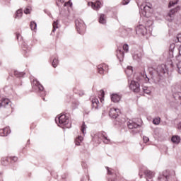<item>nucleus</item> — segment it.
Listing matches in <instances>:
<instances>
[{
	"mask_svg": "<svg viewBox=\"0 0 181 181\" xmlns=\"http://www.w3.org/2000/svg\"><path fill=\"white\" fill-rule=\"evenodd\" d=\"M169 67H173V62L170 59H168L167 65L163 64L158 65L156 69L158 76L159 77H163L165 74H168Z\"/></svg>",
	"mask_w": 181,
	"mask_h": 181,
	"instance_id": "f257e3e1",
	"label": "nucleus"
},
{
	"mask_svg": "<svg viewBox=\"0 0 181 181\" xmlns=\"http://www.w3.org/2000/svg\"><path fill=\"white\" fill-rule=\"evenodd\" d=\"M55 122H57L59 127H64L65 128H71V123L69 117L66 115H61L55 118Z\"/></svg>",
	"mask_w": 181,
	"mask_h": 181,
	"instance_id": "f03ea898",
	"label": "nucleus"
},
{
	"mask_svg": "<svg viewBox=\"0 0 181 181\" xmlns=\"http://www.w3.org/2000/svg\"><path fill=\"white\" fill-rule=\"evenodd\" d=\"M100 142V141L103 140L104 144H110L111 142V140L108 139L107 136V133L105 132H100L97 133L95 136L93 138V141H95V142Z\"/></svg>",
	"mask_w": 181,
	"mask_h": 181,
	"instance_id": "7ed1b4c3",
	"label": "nucleus"
},
{
	"mask_svg": "<svg viewBox=\"0 0 181 181\" xmlns=\"http://www.w3.org/2000/svg\"><path fill=\"white\" fill-rule=\"evenodd\" d=\"M174 175L175 172L172 171L170 173L169 170H165L163 173V175L158 177L157 181H170L172 180L173 176H175Z\"/></svg>",
	"mask_w": 181,
	"mask_h": 181,
	"instance_id": "20e7f679",
	"label": "nucleus"
},
{
	"mask_svg": "<svg viewBox=\"0 0 181 181\" xmlns=\"http://www.w3.org/2000/svg\"><path fill=\"white\" fill-rule=\"evenodd\" d=\"M76 29L79 35H83L86 32V24L81 19L75 21Z\"/></svg>",
	"mask_w": 181,
	"mask_h": 181,
	"instance_id": "39448f33",
	"label": "nucleus"
},
{
	"mask_svg": "<svg viewBox=\"0 0 181 181\" xmlns=\"http://www.w3.org/2000/svg\"><path fill=\"white\" fill-rule=\"evenodd\" d=\"M32 86L35 91H37V93H42V94L45 93V92L43 91V86H42V84H40V83L37 80H33Z\"/></svg>",
	"mask_w": 181,
	"mask_h": 181,
	"instance_id": "423d86ee",
	"label": "nucleus"
},
{
	"mask_svg": "<svg viewBox=\"0 0 181 181\" xmlns=\"http://www.w3.org/2000/svg\"><path fill=\"white\" fill-rule=\"evenodd\" d=\"M127 127L129 129H133L134 134H138V132H139L138 128H141V125L135 123V122H133L132 120L127 122Z\"/></svg>",
	"mask_w": 181,
	"mask_h": 181,
	"instance_id": "0eeeda50",
	"label": "nucleus"
},
{
	"mask_svg": "<svg viewBox=\"0 0 181 181\" xmlns=\"http://www.w3.org/2000/svg\"><path fill=\"white\" fill-rule=\"evenodd\" d=\"M129 88L134 91V93H139V91H141L139 83L135 81H131Z\"/></svg>",
	"mask_w": 181,
	"mask_h": 181,
	"instance_id": "6e6552de",
	"label": "nucleus"
},
{
	"mask_svg": "<svg viewBox=\"0 0 181 181\" xmlns=\"http://www.w3.org/2000/svg\"><path fill=\"white\" fill-rule=\"evenodd\" d=\"M180 9V6H177L176 8H173L170 11L167 16V19L169 21V22H172L173 21V17L175 16V13L176 12H179V10Z\"/></svg>",
	"mask_w": 181,
	"mask_h": 181,
	"instance_id": "1a4fd4ad",
	"label": "nucleus"
},
{
	"mask_svg": "<svg viewBox=\"0 0 181 181\" xmlns=\"http://www.w3.org/2000/svg\"><path fill=\"white\" fill-rule=\"evenodd\" d=\"M148 30L143 25H139L136 28V33L137 35H142V36H145Z\"/></svg>",
	"mask_w": 181,
	"mask_h": 181,
	"instance_id": "9d476101",
	"label": "nucleus"
},
{
	"mask_svg": "<svg viewBox=\"0 0 181 181\" xmlns=\"http://www.w3.org/2000/svg\"><path fill=\"white\" fill-rule=\"evenodd\" d=\"M88 6H91L92 8H93L94 11H99L101 8V6H103V4H101V1H96L94 2H88Z\"/></svg>",
	"mask_w": 181,
	"mask_h": 181,
	"instance_id": "9b49d317",
	"label": "nucleus"
},
{
	"mask_svg": "<svg viewBox=\"0 0 181 181\" xmlns=\"http://www.w3.org/2000/svg\"><path fill=\"white\" fill-rule=\"evenodd\" d=\"M121 114V112L119 111V109L117 108H111L109 112V115L111 118H113L115 119V118H117L118 116Z\"/></svg>",
	"mask_w": 181,
	"mask_h": 181,
	"instance_id": "f8f14e48",
	"label": "nucleus"
},
{
	"mask_svg": "<svg viewBox=\"0 0 181 181\" xmlns=\"http://www.w3.org/2000/svg\"><path fill=\"white\" fill-rule=\"evenodd\" d=\"M98 71L99 74H104V73H107L108 71V66L106 64H100L98 66Z\"/></svg>",
	"mask_w": 181,
	"mask_h": 181,
	"instance_id": "ddd939ff",
	"label": "nucleus"
},
{
	"mask_svg": "<svg viewBox=\"0 0 181 181\" xmlns=\"http://www.w3.org/2000/svg\"><path fill=\"white\" fill-rule=\"evenodd\" d=\"M90 100L92 102V108H95V110H98V104H100V101H98V98L95 96H91Z\"/></svg>",
	"mask_w": 181,
	"mask_h": 181,
	"instance_id": "4468645a",
	"label": "nucleus"
},
{
	"mask_svg": "<svg viewBox=\"0 0 181 181\" xmlns=\"http://www.w3.org/2000/svg\"><path fill=\"white\" fill-rule=\"evenodd\" d=\"M9 134H11V130L9 129V127L0 129V136H8Z\"/></svg>",
	"mask_w": 181,
	"mask_h": 181,
	"instance_id": "2eb2a0df",
	"label": "nucleus"
},
{
	"mask_svg": "<svg viewBox=\"0 0 181 181\" xmlns=\"http://www.w3.org/2000/svg\"><path fill=\"white\" fill-rule=\"evenodd\" d=\"M144 175L146 176L147 180H151L155 176V173L149 170H144Z\"/></svg>",
	"mask_w": 181,
	"mask_h": 181,
	"instance_id": "dca6fc26",
	"label": "nucleus"
},
{
	"mask_svg": "<svg viewBox=\"0 0 181 181\" xmlns=\"http://www.w3.org/2000/svg\"><path fill=\"white\" fill-rule=\"evenodd\" d=\"M11 103L9 100L8 99H3L0 102V107H3L4 108H8V107H11V105L9 104Z\"/></svg>",
	"mask_w": 181,
	"mask_h": 181,
	"instance_id": "f3484780",
	"label": "nucleus"
},
{
	"mask_svg": "<svg viewBox=\"0 0 181 181\" xmlns=\"http://www.w3.org/2000/svg\"><path fill=\"white\" fill-rule=\"evenodd\" d=\"M142 59V52H136L133 54V59L136 60V62H141Z\"/></svg>",
	"mask_w": 181,
	"mask_h": 181,
	"instance_id": "a211bd4d",
	"label": "nucleus"
},
{
	"mask_svg": "<svg viewBox=\"0 0 181 181\" xmlns=\"http://www.w3.org/2000/svg\"><path fill=\"white\" fill-rule=\"evenodd\" d=\"M117 57L119 59V62H122L124 60V52L118 49L117 51Z\"/></svg>",
	"mask_w": 181,
	"mask_h": 181,
	"instance_id": "6ab92c4d",
	"label": "nucleus"
},
{
	"mask_svg": "<svg viewBox=\"0 0 181 181\" xmlns=\"http://www.w3.org/2000/svg\"><path fill=\"white\" fill-rule=\"evenodd\" d=\"M99 23L102 25H105L107 23V17L105 16V14H100Z\"/></svg>",
	"mask_w": 181,
	"mask_h": 181,
	"instance_id": "aec40b11",
	"label": "nucleus"
},
{
	"mask_svg": "<svg viewBox=\"0 0 181 181\" xmlns=\"http://www.w3.org/2000/svg\"><path fill=\"white\" fill-rule=\"evenodd\" d=\"M152 8V5L151 4H146V5H144L141 4L140 6V9H141V11H144V12H148V9H151Z\"/></svg>",
	"mask_w": 181,
	"mask_h": 181,
	"instance_id": "412c9836",
	"label": "nucleus"
},
{
	"mask_svg": "<svg viewBox=\"0 0 181 181\" xmlns=\"http://www.w3.org/2000/svg\"><path fill=\"white\" fill-rule=\"evenodd\" d=\"M111 100L113 103H119V100H121V96L117 94H113L111 96Z\"/></svg>",
	"mask_w": 181,
	"mask_h": 181,
	"instance_id": "4be33fe9",
	"label": "nucleus"
},
{
	"mask_svg": "<svg viewBox=\"0 0 181 181\" xmlns=\"http://www.w3.org/2000/svg\"><path fill=\"white\" fill-rule=\"evenodd\" d=\"M171 141L173 144H179L180 142V136H173L171 138Z\"/></svg>",
	"mask_w": 181,
	"mask_h": 181,
	"instance_id": "5701e85b",
	"label": "nucleus"
},
{
	"mask_svg": "<svg viewBox=\"0 0 181 181\" xmlns=\"http://www.w3.org/2000/svg\"><path fill=\"white\" fill-rule=\"evenodd\" d=\"M22 15H23V13L22 12V9H19L16 13L15 18L21 19L22 18Z\"/></svg>",
	"mask_w": 181,
	"mask_h": 181,
	"instance_id": "b1692460",
	"label": "nucleus"
},
{
	"mask_svg": "<svg viewBox=\"0 0 181 181\" xmlns=\"http://www.w3.org/2000/svg\"><path fill=\"white\" fill-rule=\"evenodd\" d=\"M179 3V0H170L168 8H172V6H175V5H177Z\"/></svg>",
	"mask_w": 181,
	"mask_h": 181,
	"instance_id": "393cba45",
	"label": "nucleus"
},
{
	"mask_svg": "<svg viewBox=\"0 0 181 181\" xmlns=\"http://www.w3.org/2000/svg\"><path fill=\"white\" fill-rule=\"evenodd\" d=\"M52 26H53V29L52 30L51 35H53V33H54V32H56V30L59 29V25H58L57 21H54Z\"/></svg>",
	"mask_w": 181,
	"mask_h": 181,
	"instance_id": "a878e982",
	"label": "nucleus"
},
{
	"mask_svg": "<svg viewBox=\"0 0 181 181\" xmlns=\"http://www.w3.org/2000/svg\"><path fill=\"white\" fill-rule=\"evenodd\" d=\"M30 28L31 30H36V28H37V24L35 21H31L30 23Z\"/></svg>",
	"mask_w": 181,
	"mask_h": 181,
	"instance_id": "bb28decb",
	"label": "nucleus"
},
{
	"mask_svg": "<svg viewBox=\"0 0 181 181\" xmlns=\"http://www.w3.org/2000/svg\"><path fill=\"white\" fill-rule=\"evenodd\" d=\"M126 74L127 76H131L132 73H134V70L132 69V66H127V69L125 70Z\"/></svg>",
	"mask_w": 181,
	"mask_h": 181,
	"instance_id": "cd10ccee",
	"label": "nucleus"
},
{
	"mask_svg": "<svg viewBox=\"0 0 181 181\" xmlns=\"http://www.w3.org/2000/svg\"><path fill=\"white\" fill-rule=\"evenodd\" d=\"M142 90H143V92L145 94H150L151 93V88H149L148 86H143Z\"/></svg>",
	"mask_w": 181,
	"mask_h": 181,
	"instance_id": "c85d7f7f",
	"label": "nucleus"
},
{
	"mask_svg": "<svg viewBox=\"0 0 181 181\" xmlns=\"http://www.w3.org/2000/svg\"><path fill=\"white\" fill-rule=\"evenodd\" d=\"M14 76H16V77H23V76H25V73L15 71Z\"/></svg>",
	"mask_w": 181,
	"mask_h": 181,
	"instance_id": "c756f323",
	"label": "nucleus"
},
{
	"mask_svg": "<svg viewBox=\"0 0 181 181\" xmlns=\"http://www.w3.org/2000/svg\"><path fill=\"white\" fill-rule=\"evenodd\" d=\"M58 64H59V59L58 58H54L52 60V66L56 68V67H57Z\"/></svg>",
	"mask_w": 181,
	"mask_h": 181,
	"instance_id": "7c9ffc66",
	"label": "nucleus"
},
{
	"mask_svg": "<svg viewBox=\"0 0 181 181\" xmlns=\"http://www.w3.org/2000/svg\"><path fill=\"white\" fill-rule=\"evenodd\" d=\"M81 141H83V136H79L75 140L76 145H77V146L80 145V143L81 142Z\"/></svg>",
	"mask_w": 181,
	"mask_h": 181,
	"instance_id": "2f4dec72",
	"label": "nucleus"
},
{
	"mask_svg": "<svg viewBox=\"0 0 181 181\" xmlns=\"http://www.w3.org/2000/svg\"><path fill=\"white\" fill-rule=\"evenodd\" d=\"M153 124H154V125H159V124H160V119L159 117L153 119Z\"/></svg>",
	"mask_w": 181,
	"mask_h": 181,
	"instance_id": "473e14b6",
	"label": "nucleus"
},
{
	"mask_svg": "<svg viewBox=\"0 0 181 181\" xmlns=\"http://www.w3.org/2000/svg\"><path fill=\"white\" fill-rule=\"evenodd\" d=\"M174 98L178 100H181V93L177 92L174 94Z\"/></svg>",
	"mask_w": 181,
	"mask_h": 181,
	"instance_id": "72a5a7b5",
	"label": "nucleus"
},
{
	"mask_svg": "<svg viewBox=\"0 0 181 181\" xmlns=\"http://www.w3.org/2000/svg\"><path fill=\"white\" fill-rule=\"evenodd\" d=\"M86 128H87V126H86V123L83 122V124L81 126V132L83 134H86L85 131H86Z\"/></svg>",
	"mask_w": 181,
	"mask_h": 181,
	"instance_id": "f704fd0d",
	"label": "nucleus"
},
{
	"mask_svg": "<svg viewBox=\"0 0 181 181\" xmlns=\"http://www.w3.org/2000/svg\"><path fill=\"white\" fill-rule=\"evenodd\" d=\"M64 2V0H56V4L57 6H62Z\"/></svg>",
	"mask_w": 181,
	"mask_h": 181,
	"instance_id": "c9c22d12",
	"label": "nucleus"
},
{
	"mask_svg": "<svg viewBox=\"0 0 181 181\" xmlns=\"http://www.w3.org/2000/svg\"><path fill=\"white\" fill-rule=\"evenodd\" d=\"M177 67L178 69V73L180 74H181V61H180L177 64Z\"/></svg>",
	"mask_w": 181,
	"mask_h": 181,
	"instance_id": "e433bc0d",
	"label": "nucleus"
},
{
	"mask_svg": "<svg viewBox=\"0 0 181 181\" xmlns=\"http://www.w3.org/2000/svg\"><path fill=\"white\" fill-rule=\"evenodd\" d=\"M123 50H124V52H128V50H129V47L127 44H124L123 45Z\"/></svg>",
	"mask_w": 181,
	"mask_h": 181,
	"instance_id": "4c0bfd02",
	"label": "nucleus"
},
{
	"mask_svg": "<svg viewBox=\"0 0 181 181\" xmlns=\"http://www.w3.org/2000/svg\"><path fill=\"white\" fill-rule=\"evenodd\" d=\"M143 77L146 83L149 81V78H148V76L145 74V72H144L143 74Z\"/></svg>",
	"mask_w": 181,
	"mask_h": 181,
	"instance_id": "58836bf2",
	"label": "nucleus"
},
{
	"mask_svg": "<svg viewBox=\"0 0 181 181\" xmlns=\"http://www.w3.org/2000/svg\"><path fill=\"white\" fill-rule=\"evenodd\" d=\"M143 141L145 144H146L147 142H149V137H147L146 136H143Z\"/></svg>",
	"mask_w": 181,
	"mask_h": 181,
	"instance_id": "ea45409f",
	"label": "nucleus"
},
{
	"mask_svg": "<svg viewBox=\"0 0 181 181\" xmlns=\"http://www.w3.org/2000/svg\"><path fill=\"white\" fill-rule=\"evenodd\" d=\"M101 91V95H102V98H100V102L103 103V101H104V90H100Z\"/></svg>",
	"mask_w": 181,
	"mask_h": 181,
	"instance_id": "a19ab883",
	"label": "nucleus"
},
{
	"mask_svg": "<svg viewBox=\"0 0 181 181\" xmlns=\"http://www.w3.org/2000/svg\"><path fill=\"white\" fill-rule=\"evenodd\" d=\"M24 13H25L26 15L30 13V9H29L28 8H25L24 10Z\"/></svg>",
	"mask_w": 181,
	"mask_h": 181,
	"instance_id": "79ce46f5",
	"label": "nucleus"
},
{
	"mask_svg": "<svg viewBox=\"0 0 181 181\" xmlns=\"http://www.w3.org/2000/svg\"><path fill=\"white\" fill-rule=\"evenodd\" d=\"M10 159L13 160V162H16L18 160V157L13 156V157H10Z\"/></svg>",
	"mask_w": 181,
	"mask_h": 181,
	"instance_id": "37998d69",
	"label": "nucleus"
},
{
	"mask_svg": "<svg viewBox=\"0 0 181 181\" xmlns=\"http://www.w3.org/2000/svg\"><path fill=\"white\" fill-rule=\"evenodd\" d=\"M64 6H71V3H70V1H66L64 3Z\"/></svg>",
	"mask_w": 181,
	"mask_h": 181,
	"instance_id": "c03bdc74",
	"label": "nucleus"
},
{
	"mask_svg": "<svg viewBox=\"0 0 181 181\" xmlns=\"http://www.w3.org/2000/svg\"><path fill=\"white\" fill-rule=\"evenodd\" d=\"M177 40L178 42H180L181 43V33L177 34Z\"/></svg>",
	"mask_w": 181,
	"mask_h": 181,
	"instance_id": "a18cd8bd",
	"label": "nucleus"
},
{
	"mask_svg": "<svg viewBox=\"0 0 181 181\" xmlns=\"http://www.w3.org/2000/svg\"><path fill=\"white\" fill-rule=\"evenodd\" d=\"M130 0H124L123 5H128L129 4Z\"/></svg>",
	"mask_w": 181,
	"mask_h": 181,
	"instance_id": "49530a36",
	"label": "nucleus"
},
{
	"mask_svg": "<svg viewBox=\"0 0 181 181\" xmlns=\"http://www.w3.org/2000/svg\"><path fill=\"white\" fill-rule=\"evenodd\" d=\"M106 169H107V174L108 175H112V172H111V170H110V168L106 167Z\"/></svg>",
	"mask_w": 181,
	"mask_h": 181,
	"instance_id": "de8ad7c7",
	"label": "nucleus"
},
{
	"mask_svg": "<svg viewBox=\"0 0 181 181\" xmlns=\"http://www.w3.org/2000/svg\"><path fill=\"white\" fill-rule=\"evenodd\" d=\"M78 95H80V97H83V95H84V91L81 90L78 93Z\"/></svg>",
	"mask_w": 181,
	"mask_h": 181,
	"instance_id": "09e8293b",
	"label": "nucleus"
},
{
	"mask_svg": "<svg viewBox=\"0 0 181 181\" xmlns=\"http://www.w3.org/2000/svg\"><path fill=\"white\" fill-rule=\"evenodd\" d=\"M16 37L18 40H19V37H21V34H17Z\"/></svg>",
	"mask_w": 181,
	"mask_h": 181,
	"instance_id": "8fccbe9b",
	"label": "nucleus"
},
{
	"mask_svg": "<svg viewBox=\"0 0 181 181\" xmlns=\"http://www.w3.org/2000/svg\"><path fill=\"white\" fill-rule=\"evenodd\" d=\"M179 53H180V55L181 56V45L179 47Z\"/></svg>",
	"mask_w": 181,
	"mask_h": 181,
	"instance_id": "3c124183",
	"label": "nucleus"
},
{
	"mask_svg": "<svg viewBox=\"0 0 181 181\" xmlns=\"http://www.w3.org/2000/svg\"><path fill=\"white\" fill-rule=\"evenodd\" d=\"M178 129H181V122L178 124Z\"/></svg>",
	"mask_w": 181,
	"mask_h": 181,
	"instance_id": "603ef678",
	"label": "nucleus"
},
{
	"mask_svg": "<svg viewBox=\"0 0 181 181\" xmlns=\"http://www.w3.org/2000/svg\"><path fill=\"white\" fill-rule=\"evenodd\" d=\"M1 163H2V165H6V164H5V160H3V161L1 162Z\"/></svg>",
	"mask_w": 181,
	"mask_h": 181,
	"instance_id": "864d4df0",
	"label": "nucleus"
},
{
	"mask_svg": "<svg viewBox=\"0 0 181 181\" xmlns=\"http://www.w3.org/2000/svg\"><path fill=\"white\" fill-rule=\"evenodd\" d=\"M160 79H158L157 81H156V83H159Z\"/></svg>",
	"mask_w": 181,
	"mask_h": 181,
	"instance_id": "5fc2aeb1",
	"label": "nucleus"
},
{
	"mask_svg": "<svg viewBox=\"0 0 181 181\" xmlns=\"http://www.w3.org/2000/svg\"><path fill=\"white\" fill-rule=\"evenodd\" d=\"M140 177H142V175L139 174Z\"/></svg>",
	"mask_w": 181,
	"mask_h": 181,
	"instance_id": "6e6d98bb",
	"label": "nucleus"
},
{
	"mask_svg": "<svg viewBox=\"0 0 181 181\" xmlns=\"http://www.w3.org/2000/svg\"><path fill=\"white\" fill-rule=\"evenodd\" d=\"M59 13L62 14V11H59Z\"/></svg>",
	"mask_w": 181,
	"mask_h": 181,
	"instance_id": "4d7b16f0",
	"label": "nucleus"
}]
</instances>
